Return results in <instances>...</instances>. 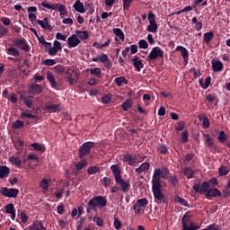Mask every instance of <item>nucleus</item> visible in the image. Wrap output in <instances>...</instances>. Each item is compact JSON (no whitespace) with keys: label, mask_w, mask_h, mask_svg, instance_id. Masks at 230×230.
<instances>
[{"label":"nucleus","mask_w":230,"mask_h":230,"mask_svg":"<svg viewBox=\"0 0 230 230\" xmlns=\"http://www.w3.org/2000/svg\"><path fill=\"white\" fill-rule=\"evenodd\" d=\"M28 18L29 22H31V23H33V22H36L38 25H40V28H42V30H51V25H49L48 22L49 18H45L43 20H35L37 19V17L34 13H29Z\"/></svg>","instance_id":"0eeeda50"},{"label":"nucleus","mask_w":230,"mask_h":230,"mask_svg":"<svg viewBox=\"0 0 230 230\" xmlns=\"http://www.w3.org/2000/svg\"><path fill=\"white\" fill-rule=\"evenodd\" d=\"M132 108V103L129 101L124 102V103H121V111H128Z\"/></svg>","instance_id":"3c124183"},{"label":"nucleus","mask_w":230,"mask_h":230,"mask_svg":"<svg viewBox=\"0 0 230 230\" xmlns=\"http://www.w3.org/2000/svg\"><path fill=\"white\" fill-rule=\"evenodd\" d=\"M20 119H38V116L31 114V111H22V112H20Z\"/></svg>","instance_id":"7c9ffc66"},{"label":"nucleus","mask_w":230,"mask_h":230,"mask_svg":"<svg viewBox=\"0 0 230 230\" xmlns=\"http://www.w3.org/2000/svg\"><path fill=\"white\" fill-rule=\"evenodd\" d=\"M29 230H47V228L44 227L42 221L36 220L31 224V226H29L27 227Z\"/></svg>","instance_id":"b1692460"},{"label":"nucleus","mask_w":230,"mask_h":230,"mask_svg":"<svg viewBox=\"0 0 230 230\" xmlns=\"http://www.w3.org/2000/svg\"><path fill=\"white\" fill-rule=\"evenodd\" d=\"M181 172L183 173V176L187 178L188 180H190L194 178L195 171L190 167H185L181 170Z\"/></svg>","instance_id":"c85d7f7f"},{"label":"nucleus","mask_w":230,"mask_h":230,"mask_svg":"<svg viewBox=\"0 0 230 230\" xmlns=\"http://www.w3.org/2000/svg\"><path fill=\"white\" fill-rule=\"evenodd\" d=\"M86 84L88 86H95L97 84H100V80L96 79L95 77H91L88 79V82H86Z\"/></svg>","instance_id":"603ef678"},{"label":"nucleus","mask_w":230,"mask_h":230,"mask_svg":"<svg viewBox=\"0 0 230 230\" xmlns=\"http://www.w3.org/2000/svg\"><path fill=\"white\" fill-rule=\"evenodd\" d=\"M31 147H33V150H36L38 152H43L44 151V147H42V145H40L38 143H32L31 145Z\"/></svg>","instance_id":"bf43d9fd"},{"label":"nucleus","mask_w":230,"mask_h":230,"mask_svg":"<svg viewBox=\"0 0 230 230\" xmlns=\"http://www.w3.org/2000/svg\"><path fill=\"white\" fill-rule=\"evenodd\" d=\"M18 189H9L7 187L0 188V196L7 199H15L18 197Z\"/></svg>","instance_id":"6e6552de"},{"label":"nucleus","mask_w":230,"mask_h":230,"mask_svg":"<svg viewBox=\"0 0 230 230\" xmlns=\"http://www.w3.org/2000/svg\"><path fill=\"white\" fill-rule=\"evenodd\" d=\"M111 172H113V178H115V184L119 185V187H111V193H117V191L119 190H121V192L124 193H128L130 190V182L124 181V179H121V171L119 170V165H111Z\"/></svg>","instance_id":"7ed1b4c3"},{"label":"nucleus","mask_w":230,"mask_h":230,"mask_svg":"<svg viewBox=\"0 0 230 230\" xmlns=\"http://www.w3.org/2000/svg\"><path fill=\"white\" fill-rule=\"evenodd\" d=\"M4 214L11 215L12 220H15V208L13 203H9L4 206Z\"/></svg>","instance_id":"4be33fe9"},{"label":"nucleus","mask_w":230,"mask_h":230,"mask_svg":"<svg viewBox=\"0 0 230 230\" xmlns=\"http://www.w3.org/2000/svg\"><path fill=\"white\" fill-rule=\"evenodd\" d=\"M158 58H164V49L159 47H155L150 50L148 57L146 58L147 61H155Z\"/></svg>","instance_id":"423d86ee"},{"label":"nucleus","mask_w":230,"mask_h":230,"mask_svg":"<svg viewBox=\"0 0 230 230\" xmlns=\"http://www.w3.org/2000/svg\"><path fill=\"white\" fill-rule=\"evenodd\" d=\"M228 173H229V166L218 167V176H221V177L227 176Z\"/></svg>","instance_id":"58836bf2"},{"label":"nucleus","mask_w":230,"mask_h":230,"mask_svg":"<svg viewBox=\"0 0 230 230\" xmlns=\"http://www.w3.org/2000/svg\"><path fill=\"white\" fill-rule=\"evenodd\" d=\"M184 128H185V122L179 121V123H177V127L174 128V130L181 132V131H183Z\"/></svg>","instance_id":"052dcab7"},{"label":"nucleus","mask_w":230,"mask_h":230,"mask_svg":"<svg viewBox=\"0 0 230 230\" xmlns=\"http://www.w3.org/2000/svg\"><path fill=\"white\" fill-rule=\"evenodd\" d=\"M113 34L117 36V38L119 39V40L124 41V31H121V29L119 28H114L113 29Z\"/></svg>","instance_id":"a19ab883"},{"label":"nucleus","mask_w":230,"mask_h":230,"mask_svg":"<svg viewBox=\"0 0 230 230\" xmlns=\"http://www.w3.org/2000/svg\"><path fill=\"white\" fill-rule=\"evenodd\" d=\"M49 182H51V180L49 179H42L40 181V188L42 189L43 191H48L49 190Z\"/></svg>","instance_id":"c03bdc74"},{"label":"nucleus","mask_w":230,"mask_h":230,"mask_svg":"<svg viewBox=\"0 0 230 230\" xmlns=\"http://www.w3.org/2000/svg\"><path fill=\"white\" fill-rule=\"evenodd\" d=\"M9 167L5 165H0V180L7 178L9 176Z\"/></svg>","instance_id":"2f4dec72"},{"label":"nucleus","mask_w":230,"mask_h":230,"mask_svg":"<svg viewBox=\"0 0 230 230\" xmlns=\"http://www.w3.org/2000/svg\"><path fill=\"white\" fill-rule=\"evenodd\" d=\"M22 127H24V122L22 120H16V122H13L12 128L20 129L22 128Z\"/></svg>","instance_id":"6e6d98bb"},{"label":"nucleus","mask_w":230,"mask_h":230,"mask_svg":"<svg viewBox=\"0 0 230 230\" xmlns=\"http://www.w3.org/2000/svg\"><path fill=\"white\" fill-rule=\"evenodd\" d=\"M181 230H199L200 226L194 225V223L190 222V216L183 215V218L181 219Z\"/></svg>","instance_id":"1a4fd4ad"},{"label":"nucleus","mask_w":230,"mask_h":230,"mask_svg":"<svg viewBox=\"0 0 230 230\" xmlns=\"http://www.w3.org/2000/svg\"><path fill=\"white\" fill-rule=\"evenodd\" d=\"M111 44V39H107L106 40V42L102 43V44H100V43H93V47H95L96 49H102V48H107L108 45Z\"/></svg>","instance_id":"8fccbe9b"},{"label":"nucleus","mask_w":230,"mask_h":230,"mask_svg":"<svg viewBox=\"0 0 230 230\" xmlns=\"http://www.w3.org/2000/svg\"><path fill=\"white\" fill-rule=\"evenodd\" d=\"M164 180H168V181L170 182L171 185H172V187L176 188L179 187V180L176 179L175 175H170L169 178H164Z\"/></svg>","instance_id":"e433bc0d"},{"label":"nucleus","mask_w":230,"mask_h":230,"mask_svg":"<svg viewBox=\"0 0 230 230\" xmlns=\"http://www.w3.org/2000/svg\"><path fill=\"white\" fill-rule=\"evenodd\" d=\"M149 170H150V163L144 162L139 165V167H137V169H135V172H137V174H141V173L148 172Z\"/></svg>","instance_id":"dca6fc26"},{"label":"nucleus","mask_w":230,"mask_h":230,"mask_svg":"<svg viewBox=\"0 0 230 230\" xmlns=\"http://www.w3.org/2000/svg\"><path fill=\"white\" fill-rule=\"evenodd\" d=\"M65 74L66 75V81L68 82V85H73L74 83H75V79H73V75H75V71L68 68Z\"/></svg>","instance_id":"cd10ccee"},{"label":"nucleus","mask_w":230,"mask_h":230,"mask_svg":"<svg viewBox=\"0 0 230 230\" xmlns=\"http://www.w3.org/2000/svg\"><path fill=\"white\" fill-rule=\"evenodd\" d=\"M170 171L167 167H162V169H155L153 173V197L155 199V203L165 204V195L161 192V179H168L170 176Z\"/></svg>","instance_id":"f257e3e1"},{"label":"nucleus","mask_w":230,"mask_h":230,"mask_svg":"<svg viewBox=\"0 0 230 230\" xmlns=\"http://www.w3.org/2000/svg\"><path fill=\"white\" fill-rule=\"evenodd\" d=\"M123 162L126 163V164H128V166H135V164H137V157L132 156L129 154H126V155H124Z\"/></svg>","instance_id":"412c9836"},{"label":"nucleus","mask_w":230,"mask_h":230,"mask_svg":"<svg viewBox=\"0 0 230 230\" xmlns=\"http://www.w3.org/2000/svg\"><path fill=\"white\" fill-rule=\"evenodd\" d=\"M27 163V160L21 161L20 158L17 156H11L9 157V164H12V165L16 166L17 168L22 167L21 164Z\"/></svg>","instance_id":"393cba45"},{"label":"nucleus","mask_w":230,"mask_h":230,"mask_svg":"<svg viewBox=\"0 0 230 230\" xmlns=\"http://www.w3.org/2000/svg\"><path fill=\"white\" fill-rule=\"evenodd\" d=\"M106 198L103 196H95L93 199L88 200L86 204V214H91V211H97V208H102L106 207Z\"/></svg>","instance_id":"39448f33"},{"label":"nucleus","mask_w":230,"mask_h":230,"mask_svg":"<svg viewBox=\"0 0 230 230\" xmlns=\"http://www.w3.org/2000/svg\"><path fill=\"white\" fill-rule=\"evenodd\" d=\"M22 103L24 104V106H26L29 109L33 108V102H31V100H29L27 97L22 98Z\"/></svg>","instance_id":"13d9d810"},{"label":"nucleus","mask_w":230,"mask_h":230,"mask_svg":"<svg viewBox=\"0 0 230 230\" xmlns=\"http://www.w3.org/2000/svg\"><path fill=\"white\" fill-rule=\"evenodd\" d=\"M148 44L150 42L146 41V40H139V42L137 43V48H139V49H148Z\"/></svg>","instance_id":"49530a36"},{"label":"nucleus","mask_w":230,"mask_h":230,"mask_svg":"<svg viewBox=\"0 0 230 230\" xmlns=\"http://www.w3.org/2000/svg\"><path fill=\"white\" fill-rule=\"evenodd\" d=\"M13 49H18L24 52H29V50L31 49V48H30L29 45L27 44V40L24 39L13 40Z\"/></svg>","instance_id":"9d476101"},{"label":"nucleus","mask_w":230,"mask_h":230,"mask_svg":"<svg viewBox=\"0 0 230 230\" xmlns=\"http://www.w3.org/2000/svg\"><path fill=\"white\" fill-rule=\"evenodd\" d=\"M72 36H75V39H79L82 40H86L88 39V31H75V34H73Z\"/></svg>","instance_id":"c756f323"},{"label":"nucleus","mask_w":230,"mask_h":230,"mask_svg":"<svg viewBox=\"0 0 230 230\" xmlns=\"http://www.w3.org/2000/svg\"><path fill=\"white\" fill-rule=\"evenodd\" d=\"M113 220V226L115 227V230H119V228H121V222H119V219H117V217H114Z\"/></svg>","instance_id":"69168bd1"},{"label":"nucleus","mask_w":230,"mask_h":230,"mask_svg":"<svg viewBox=\"0 0 230 230\" xmlns=\"http://www.w3.org/2000/svg\"><path fill=\"white\" fill-rule=\"evenodd\" d=\"M174 51L181 52V57L183 58V62L188 63L189 53L188 49L183 46H177V49H174Z\"/></svg>","instance_id":"a878e982"},{"label":"nucleus","mask_w":230,"mask_h":230,"mask_svg":"<svg viewBox=\"0 0 230 230\" xmlns=\"http://www.w3.org/2000/svg\"><path fill=\"white\" fill-rule=\"evenodd\" d=\"M192 190L196 194L205 195V199L209 200L210 199H218L220 197H226V195H223L220 193V190L217 188H209L208 181H204L202 183H194L192 185Z\"/></svg>","instance_id":"f03ea898"},{"label":"nucleus","mask_w":230,"mask_h":230,"mask_svg":"<svg viewBox=\"0 0 230 230\" xmlns=\"http://www.w3.org/2000/svg\"><path fill=\"white\" fill-rule=\"evenodd\" d=\"M97 172H100V167L98 166H91L86 169V174L88 175L97 174Z\"/></svg>","instance_id":"a18cd8bd"},{"label":"nucleus","mask_w":230,"mask_h":230,"mask_svg":"<svg viewBox=\"0 0 230 230\" xmlns=\"http://www.w3.org/2000/svg\"><path fill=\"white\" fill-rule=\"evenodd\" d=\"M121 4H123L124 11H128L132 4V0H121Z\"/></svg>","instance_id":"5fc2aeb1"},{"label":"nucleus","mask_w":230,"mask_h":230,"mask_svg":"<svg viewBox=\"0 0 230 230\" xmlns=\"http://www.w3.org/2000/svg\"><path fill=\"white\" fill-rule=\"evenodd\" d=\"M217 139L218 140V143L225 144L227 142V135L225 134V131H219Z\"/></svg>","instance_id":"ea45409f"},{"label":"nucleus","mask_w":230,"mask_h":230,"mask_svg":"<svg viewBox=\"0 0 230 230\" xmlns=\"http://www.w3.org/2000/svg\"><path fill=\"white\" fill-rule=\"evenodd\" d=\"M40 5L42 7L47 8V10H60V9L66 10V7L64 6V4H49L46 2H42L40 3Z\"/></svg>","instance_id":"4468645a"},{"label":"nucleus","mask_w":230,"mask_h":230,"mask_svg":"<svg viewBox=\"0 0 230 230\" xmlns=\"http://www.w3.org/2000/svg\"><path fill=\"white\" fill-rule=\"evenodd\" d=\"M42 66H55V60L54 59H45L44 61H42Z\"/></svg>","instance_id":"e2e57ef3"},{"label":"nucleus","mask_w":230,"mask_h":230,"mask_svg":"<svg viewBox=\"0 0 230 230\" xmlns=\"http://www.w3.org/2000/svg\"><path fill=\"white\" fill-rule=\"evenodd\" d=\"M121 84L128 85V80H126V77L124 76L115 78V85H117V87H121Z\"/></svg>","instance_id":"72a5a7b5"},{"label":"nucleus","mask_w":230,"mask_h":230,"mask_svg":"<svg viewBox=\"0 0 230 230\" xmlns=\"http://www.w3.org/2000/svg\"><path fill=\"white\" fill-rule=\"evenodd\" d=\"M188 143V130L181 133V144Z\"/></svg>","instance_id":"338daca9"},{"label":"nucleus","mask_w":230,"mask_h":230,"mask_svg":"<svg viewBox=\"0 0 230 230\" xmlns=\"http://www.w3.org/2000/svg\"><path fill=\"white\" fill-rule=\"evenodd\" d=\"M93 222H95V225L97 226L102 227L103 226V220L102 219V217H93Z\"/></svg>","instance_id":"680f3d73"},{"label":"nucleus","mask_w":230,"mask_h":230,"mask_svg":"<svg viewBox=\"0 0 230 230\" xmlns=\"http://www.w3.org/2000/svg\"><path fill=\"white\" fill-rule=\"evenodd\" d=\"M174 202H177L179 203V205H181L185 208H190V204L188 203V201H185L183 198H181L179 196L174 197Z\"/></svg>","instance_id":"37998d69"},{"label":"nucleus","mask_w":230,"mask_h":230,"mask_svg":"<svg viewBox=\"0 0 230 230\" xmlns=\"http://www.w3.org/2000/svg\"><path fill=\"white\" fill-rule=\"evenodd\" d=\"M212 71L214 73L223 71V62H220L218 60H212Z\"/></svg>","instance_id":"bb28decb"},{"label":"nucleus","mask_w":230,"mask_h":230,"mask_svg":"<svg viewBox=\"0 0 230 230\" xmlns=\"http://www.w3.org/2000/svg\"><path fill=\"white\" fill-rule=\"evenodd\" d=\"M157 151L159 152V154L166 155L168 154V146H165V145L164 144L159 145V146H157Z\"/></svg>","instance_id":"864d4df0"},{"label":"nucleus","mask_w":230,"mask_h":230,"mask_svg":"<svg viewBox=\"0 0 230 230\" xmlns=\"http://www.w3.org/2000/svg\"><path fill=\"white\" fill-rule=\"evenodd\" d=\"M196 7H197V5H194V4H192V6H185L181 11H178L177 13H175V14L179 15V14L185 13L188 12H192V8H196Z\"/></svg>","instance_id":"09e8293b"},{"label":"nucleus","mask_w":230,"mask_h":230,"mask_svg":"<svg viewBox=\"0 0 230 230\" xmlns=\"http://www.w3.org/2000/svg\"><path fill=\"white\" fill-rule=\"evenodd\" d=\"M88 5L93 6L92 4H83L82 2H80V0H77L75 4H73V10H75V12L79 13H86V10L84 9V7H88Z\"/></svg>","instance_id":"f8f14e48"},{"label":"nucleus","mask_w":230,"mask_h":230,"mask_svg":"<svg viewBox=\"0 0 230 230\" xmlns=\"http://www.w3.org/2000/svg\"><path fill=\"white\" fill-rule=\"evenodd\" d=\"M49 56L53 57L58 54V51L62 50V49H45Z\"/></svg>","instance_id":"4d7b16f0"},{"label":"nucleus","mask_w":230,"mask_h":230,"mask_svg":"<svg viewBox=\"0 0 230 230\" xmlns=\"http://www.w3.org/2000/svg\"><path fill=\"white\" fill-rule=\"evenodd\" d=\"M7 55L18 58L20 57V52L18 51V49L9 47L7 48Z\"/></svg>","instance_id":"4c0bfd02"},{"label":"nucleus","mask_w":230,"mask_h":230,"mask_svg":"<svg viewBox=\"0 0 230 230\" xmlns=\"http://www.w3.org/2000/svg\"><path fill=\"white\" fill-rule=\"evenodd\" d=\"M148 27H146V31L150 33H156V30H158V26H156V22L155 21V13H148Z\"/></svg>","instance_id":"9b49d317"},{"label":"nucleus","mask_w":230,"mask_h":230,"mask_svg":"<svg viewBox=\"0 0 230 230\" xmlns=\"http://www.w3.org/2000/svg\"><path fill=\"white\" fill-rule=\"evenodd\" d=\"M210 82H212V77H205V82L203 83V81L199 80V84H201V88L203 89H208V87H209V84Z\"/></svg>","instance_id":"79ce46f5"},{"label":"nucleus","mask_w":230,"mask_h":230,"mask_svg":"<svg viewBox=\"0 0 230 230\" xmlns=\"http://www.w3.org/2000/svg\"><path fill=\"white\" fill-rule=\"evenodd\" d=\"M88 73H90L91 75H93L97 78H102V68L100 67H95L91 70H88Z\"/></svg>","instance_id":"c9c22d12"},{"label":"nucleus","mask_w":230,"mask_h":230,"mask_svg":"<svg viewBox=\"0 0 230 230\" xmlns=\"http://www.w3.org/2000/svg\"><path fill=\"white\" fill-rule=\"evenodd\" d=\"M93 147H95V142H84L80 146V149H77V157L82 159V161L75 164V171L80 172L84 167L88 165V162L84 158L86 157L88 154H91V149H93Z\"/></svg>","instance_id":"20e7f679"},{"label":"nucleus","mask_w":230,"mask_h":230,"mask_svg":"<svg viewBox=\"0 0 230 230\" xmlns=\"http://www.w3.org/2000/svg\"><path fill=\"white\" fill-rule=\"evenodd\" d=\"M42 93V86L37 84H31L29 85V94H40Z\"/></svg>","instance_id":"f3484780"},{"label":"nucleus","mask_w":230,"mask_h":230,"mask_svg":"<svg viewBox=\"0 0 230 230\" xmlns=\"http://www.w3.org/2000/svg\"><path fill=\"white\" fill-rule=\"evenodd\" d=\"M203 139L205 144L208 145V148L217 150V145H214V138H212V137H209L208 134H203Z\"/></svg>","instance_id":"aec40b11"},{"label":"nucleus","mask_w":230,"mask_h":230,"mask_svg":"<svg viewBox=\"0 0 230 230\" xmlns=\"http://www.w3.org/2000/svg\"><path fill=\"white\" fill-rule=\"evenodd\" d=\"M108 103H111V96L108 94L102 96V104L107 105Z\"/></svg>","instance_id":"0e129e2a"},{"label":"nucleus","mask_w":230,"mask_h":230,"mask_svg":"<svg viewBox=\"0 0 230 230\" xmlns=\"http://www.w3.org/2000/svg\"><path fill=\"white\" fill-rule=\"evenodd\" d=\"M130 61L133 62V66L137 72H141V69H144V63H141V60L137 56L133 59H130Z\"/></svg>","instance_id":"5701e85b"},{"label":"nucleus","mask_w":230,"mask_h":230,"mask_svg":"<svg viewBox=\"0 0 230 230\" xmlns=\"http://www.w3.org/2000/svg\"><path fill=\"white\" fill-rule=\"evenodd\" d=\"M133 206H137V207L148 206V199H146V198L137 199V202Z\"/></svg>","instance_id":"de8ad7c7"},{"label":"nucleus","mask_w":230,"mask_h":230,"mask_svg":"<svg viewBox=\"0 0 230 230\" xmlns=\"http://www.w3.org/2000/svg\"><path fill=\"white\" fill-rule=\"evenodd\" d=\"M66 40V45L68 46V49L76 48L78 45H80L82 40L81 39L75 38V35H71L68 37Z\"/></svg>","instance_id":"ddd939ff"},{"label":"nucleus","mask_w":230,"mask_h":230,"mask_svg":"<svg viewBox=\"0 0 230 230\" xmlns=\"http://www.w3.org/2000/svg\"><path fill=\"white\" fill-rule=\"evenodd\" d=\"M214 38V32H205L203 33V42L205 45H209V42L212 41V39Z\"/></svg>","instance_id":"473e14b6"},{"label":"nucleus","mask_w":230,"mask_h":230,"mask_svg":"<svg viewBox=\"0 0 230 230\" xmlns=\"http://www.w3.org/2000/svg\"><path fill=\"white\" fill-rule=\"evenodd\" d=\"M61 107H59V104H46L45 107L42 108V111H47L50 113H58L59 111H61Z\"/></svg>","instance_id":"2eb2a0df"},{"label":"nucleus","mask_w":230,"mask_h":230,"mask_svg":"<svg viewBox=\"0 0 230 230\" xmlns=\"http://www.w3.org/2000/svg\"><path fill=\"white\" fill-rule=\"evenodd\" d=\"M201 230H218V226L217 224H212Z\"/></svg>","instance_id":"774afa93"},{"label":"nucleus","mask_w":230,"mask_h":230,"mask_svg":"<svg viewBox=\"0 0 230 230\" xmlns=\"http://www.w3.org/2000/svg\"><path fill=\"white\" fill-rule=\"evenodd\" d=\"M92 62L103 63L104 67H106V68L110 67V65H108V56L106 54H102V55H100V57L93 58V59H92Z\"/></svg>","instance_id":"a211bd4d"},{"label":"nucleus","mask_w":230,"mask_h":230,"mask_svg":"<svg viewBox=\"0 0 230 230\" xmlns=\"http://www.w3.org/2000/svg\"><path fill=\"white\" fill-rule=\"evenodd\" d=\"M47 82H49V84L51 85L52 89H59V85L58 84V82H55V78L53 77V74H51V72H47Z\"/></svg>","instance_id":"6ab92c4d"},{"label":"nucleus","mask_w":230,"mask_h":230,"mask_svg":"<svg viewBox=\"0 0 230 230\" xmlns=\"http://www.w3.org/2000/svg\"><path fill=\"white\" fill-rule=\"evenodd\" d=\"M31 33H33V35H36V38L38 39V43H40V44H51V42H47V40H44L43 36H38V31H36L35 29L31 28Z\"/></svg>","instance_id":"f704fd0d"}]
</instances>
